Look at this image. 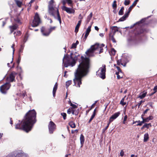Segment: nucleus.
<instances>
[{
	"mask_svg": "<svg viewBox=\"0 0 157 157\" xmlns=\"http://www.w3.org/2000/svg\"><path fill=\"white\" fill-rule=\"evenodd\" d=\"M98 46L95 44L91 46L85 52L88 57L82 56L79 64L73 79L74 85L79 87L82 84V78L89 71L90 66V61L89 57L93 56V53L96 51Z\"/></svg>",
	"mask_w": 157,
	"mask_h": 157,
	"instance_id": "f257e3e1",
	"label": "nucleus"
},
{
	"mask_svg": "<svg viewBox=\"0 0 157 157\" xmlns=\"http://www.w3.org/2000/svg\"><path fill=\"white\" fill-rule=\"evenodd\" d=\"M36 116V113L34 109L29 110L26 113L22 121L21 122L19 121L16 124L15 128L29 132L37 121Z\"/></svg>",
	"mask_w": 157,
	"mask_h": 157,
	"instance_id": "f03ea898",
	"label": "nucleus"
},
{
	"mask_svg": "<svg viewBox=\"0 0 157 157\" xmlns=\"http://www.w3.org/2000/svg\"><path fill=\"white\" fill-rule=\"evenodd\" d=\"M147 32V30L138 26L134 33L130 36L127 39L128 44L130 45H135L141 40V35Z\"/></svg>",
	"mask_w": 157,
	"mask_h": 157,
	"instance_id": "7ed1b4c3",
	"label": "nucleus"
},
{
	"mask_svg": "<svg viewBox=\"0 0 157 157\" xmlns=\"http://www.w3.org/2000/svg\"><path fill=\"white\" fill-rule=\"evenodd\" d=\"M80 55H76L71 52L70 55L68 54H65L63 59V64L65 67H67L69 66L73 67L74 66L78 59V57Z\"/></svg>",
	"mask_w": 157,
	"mask_h": 157,
	"instance_id": "20e7f679",
	"label": "nucleus"
},
{
	"mask_svg": "<svg viewBox=\"0 0 157 157\" xmlns=\"http://www.w3.org/2000/svg\"><path fill=\"white\" fill-rule=\"evenodd\" d=\"M48 12L49 14L53 16L55 18H56V15H57V19L59 21L60 24L61 23V19L59 13V10L57 8L51 7L49 8Z\"/></svg>",
	"mask_w": 157,
	"mask_h": 157,
	"instance_id": "39448f33",
	"label": "nucleus"
},
{
	"mask_svg": "<svg viewBox=\"0 0 157 157\" xmlns=\"http://www.w3.org/2000/svg\"><path fill=\"white\" fill-rule=\"evenodd\" d=\"M41 22V21L39 15L37 13H36L34 16L32 26L33 27H36L39 25Z\"/></svg>",
	"mask_w": 157,
	"mask_h": 157,
	"instance_id": "423d86ee",
	"label": "nucleus"
},
{
	"mask_svg": "<svg viewBox=\"0 0 157 157\" xmlns=\"http://www.w3.org/2000/svg\"><path fill=\"white\" fill-rule=\"evenodd\" d=\"M11 84L10 83L6 82L0 86V91L2 94H6Z\"/></svg>",
	"mask_w": 157,
	"mask_h": 157,
	"instance_id": "0eeeda50",
	"label": "nucleus"
},
{
	"mask_svg": "<svg viewBox=\"0 0 157 157\" xmlns=\"http://www.w3.org/2000/svg\"><path fill=\"white\" fill-rule=\"evenodd\" d=\"M106 66L104 65L102 67H100L99 70L97 72H98L100 70L101 72L100 73L98 74V76L103 79H105V72H106Z\"/></svg>",
	"mask_w": 157,
	"mask_h": 157,
	"instance_id": "6e6552de",
	"label": "nucleus"
},
{
	"mask_svg": "<svg viewBox=\"0 0 157 157\" xmlns=\"http://www.w3.org/2000/svg\"><path fill=\"white\" fill-rule=\"evenodd\" d=\"M56 124L52 121H51L48 124V128L49 132L50 134L53 133L54 131L56 129Z\"/></svg>",
	"mask_w": 157,
	"mask_h": 157,
	"instance_id": "1a4fd4ad",
	"label": "nucleus"
},
{
	"mask_svg": "<svg viewBox=\"0 0 157 157\" xmlns=\"http://www.w3.org/2000/svg\"><path fill=\"white\" fill-rule=\"evenodd\" d=\"M16 74V73L15 72L13 71L10 74L9 76L7 77V81L11 82H12L14 81L15 82V78Z\"/></svg>",
	"mask_w": 157,
	"mask_h": 157,
	"instance_id": "9d476101",
	"label": "nucleus"
},
{
	"mask_svg": "<svg viewBox=\"0 0 157 157\" xmlns=\"http://www.w3.org/2000/svg\"><path fill=\"white\" fill-rule=\"evenodd\" d=\"M41 32L45 36H48L50 34L49 29H47L44 27H42L41 29Z\"/></svg>",
	"mask_w": 157,
	"mask_h": 157,
	"instance_id": "9b49d317",
	"label": "nucleus"
},
{
	"mask_svg": "<svg viewBox=\"0 0 157 157\" xmlns=\"http://www.w3.org/2000/svg\"><path fill=\"white\" fill-rule=\"evenodd\" d=\"M120 114V113L119 112L115 113L110 118L109 122L111 123L114 120L116 119L117 117H118Z\"/></svg>",
	"mask_w": 157,
	"mask_h": 157,
	"instance_id": "f8f14e48",
	"label": "nucleus"
},
{
	"mask_svg": "<svg viewBox=\"0 0 157 157\" xmlns=\"http://www.w3.org/2000/svg\"><path fill=\"white\" fill-rule=\"evenodd\" d=\"M62 9L63 10L65 11L67 13H74L75 12L74 10L67 7L66 6H63Z\"/></svg>",
	"mask_w": 157,
	"mask_h": 157,
	"instance_id": "ddd939ff",
	"label": "nucleus"
},
{
	"mask_svg": "<svg viewBox=\"0 0 157 157\" xmlns=\"http://www.w3.org/2000/svg\"><path fill=\"white\" fill-rule=\"evenodd\" d=\"M111 31L110 32L109 34L111 35L112 34H113L112 35L114 36L117 32L118 31V29L117 26H112L111 28Z\"/></svg>",
	"mask_w": 157,
	"mask_h": 157,
	"instance_id": "4468645a",
	"label": "nucleus"
},
{
	"mask_svg": "<svg viewBox=\"0 0 157 157\" xmlns=\"http://www.w3.org/2000/svg\"><path fill=\"white\" fill-rule=\"evenodd\" d=\"M130 12V11L128 10V12L126 13L123 17L119 19L118 21H122L125 20L126 18L128 17Z\"/></svg>",
	"mask_w": 157,
	"mask_h": 157,
	"instance_id": "2eb2a0df",
	"label": "nucleus"
},
{
	"mask_svg": "<svg viewBox=\"0 0 157 157\" xmlns=\"http://www.w3.org/2000/svg\"><path fill=\"white\" fill-rule=\"evenodd\" d=\"M18 27V25L16 24L12 25L9 26V28L10 29V34L12 33L14 30L17 29Z\"/></svg>",
	"mask_w": 157,
	"mask_h": 157,
	"instance_id": "dca6fc26",
	"label": "nucleus"
},
{
	"mask_svg": "<svg viewBox=\"0 0 157 157\" xmlns=\"http://www.w3.org/2000/svg\"><path fill=\"white\" fill-rule=\"evenodd\" d=\"M91 26L90 25V26H89L88 27V28H87V29L86 30V33H85V35L84 36V39H85V40H86V39L87 38L90 32L91 31Z\"/></svg>",
	"mask_w": 157,
	"mask_h": 157,
	"instance_id": "f3484780",
	"label": "nucleus"
},
{
	"mask_svg": "<svg viewBox=\"0 0 157 157\" xmlns=\"http://www.w3.org/2000/svg\"><path fill=\"white\" fill-rule=\"evenodd\" d=\"M58 84L57 82H56L55 84L53 90V96L55 97L56 95V93L58 87Z\"/></svg>",
	"mask_w": 157,
	"mask_h": 157,
	"instance_id": "a211bd4d",
	"label": "nucleus"
},
{
	"mask_svg": "<svg viewBox=\"0 0 157 157\" xmlns=\"http://www.w3.org/2000/svg\"><path fill=\"white\" fill-rule=\"evenodd\" d=\"M82 22V20H79L78 21V23L75 27V32L76 33H77L78 31L79 27L81 24Z\"/></svg>",
	"mask_w": 157,
	"mask_h": 157,
	"instance_id": "6ab92c4d",
	"label": "nucleus"
},
{
	"mask_svg": "<svg viewBox=\"0 0 157 157\" xmlns=\"http://www.w3.org/2000/svg\"><path fill=\"white\" fill-rule=\"evenodd\" d=\"M139 0H135L132 4V5L128 8V10L131 12L132 11V8L136 5L137 2Z\"/></svg>",
	"mask_w": 157,
	"mask_h": 157,
	"instance_id": "aec40b11",
	"label": "nucleus"
},
{
	"mask_svg": "<svg viewBox=\"0 0 157 157\" xmlns=\"http://www.w3.org/2000/svg\"><path fill=\"white\" fill-rule=\"evenodd\" d=\"M84 137L82 134H81L80 136V141L81 144V147H82L83 145V144L84 142Z\"/></svg>",
	"mask_w": 157,
	"mask_h": 157,
	"instance_id": "412c9836",
	"label": "nucleus"
},
{
	"mask_svg": "<svg viewBox=\"0 0 157 157\" xmlns=\"http://www.w3.org/2000/svg\"><path fill=\"white\" fill-rule=\"evenodd\" d=\"M95 45H97L98 46V48L97 49L96 51H97L98 52L99 54H100L101 53L103 52V48L100 47V46H99V44L98 43H96L95 44Z\"/></svg>",
	"mask_w": 157,
	"mask_h": 157,
	"instance_id": "4be33fe9",
	"label": "nucleus"
},
{
	"mask_svg": "<svg viewBox=\"0 0 157 157\" xmlns=\"http://www.w3.org/2000/svg\"><path fill=\"white\" fill-rule=\"evenodd\" d=\"M117 63L118 65H119L121 64L124 67H125L126 64V63H123L122 60L121 59L118 60L117 61Z\"/></svg>",
	"mask_w": 157,
	"mask_h": 157,
	"instance_id": "5701e85b",
	"label": "nucleus"
},
{
	"mask_svg": "<svg viewBox=\"0 0 157 157\" xmlns=\"http://www.w3.org/2000/svg\"><path fill=\"white\" fill-rule=\"evenodd\" d=\"M147 94V92L146 91L144 90L143 92V93L142 94V93H141L140 94L139 97L141 99H143L145 97Z\"/></svg>",
	"mask_w": 157,
	"mask_h": 157,
	"instance_id": "b1692460",
	"label": "nucleus"
},
{
	"mask_svg": "<svg viewBox=\"0 0 157 157\" xmlns=\"http://www.w3.org/2000/svg\"><path fill=\"white\" fill-rule=\"evenodd\" d=\"M149 135L148 133H145L144 135V142H147L149 140Z\"/></svg>",
	"mask_w": 157,
	"mask_h": 157,
	"instance_id": "393cba45",
	"label": "nucleus"
},
{
	"mask_svg": "<svg viewBox=\"0 0 157 157\" xmlns=\"http://www.w3.org/2000/svg\"><path fill=\"white\" fill-rule=\"evenodd\" d=\"M141 118L143 119V121H141V123L140 124H137L136 125L137 126H141L145 122H146V121L144 119V118L143 117V114H142L141 115Z\"/></svg>",
	"mask_w": 157,
	"mask_h": 157,
	"instance_id": "a878e982",
	"label": "nucleus"
},
{
	"mask_svg": "<svg viewBox=\"0 0 157 157\" xmlns=\"http://www.w3.org/2000/svg\"><path fill=\"white\" fill-rule=\"evenodd\" d=\"M92 15H93L92 13V12H91L90 13V15L87 16V19H86V22L87 23H88L90 22L91 18L92 17Z\"/></svg>",
	"mask_w": 157,
	"mask_h": 157,
	"instance_id": "bb28decb",
	"label": "nucleus"
},
{
	"mask_svg": "<svg viewBox=\"0 0 157 157\" xmlns=\"http://www.w3.org/2000/svg\"><path fill=\"white\" fill-rule=\"evenodd\" d=\"M68 124L70 127L72 128H75L76 127V125L75 123L72 121L70 122Z\"/></svg>",
	"mask_w": 157,
	"mask_h": 157,
	"instance_id": "cd10ccee",
	"label": "nucleus"
},
{
	"mask_svg": "<svg viewBox=\"0 0 157 157\" xmlns=\"http://www.w3.org/2000/svg\"><path fill=\"white\" fill-rule=\"evenodd\" d=\"M112 6L113 9L114 10H116L117 8V1L116 0H114L113 1V3L112 5Z\"/></svg>",
	"mask_w": 157,
	"mask_h": 157,
	"instance_id": "c85d7f7f",
	"label": "nucleus"
},
{
	"mask_svg": "<svg viewBox=\"0 0 157 157\" xmlns=\"http://www.w3.org/2000/svg\"><path fill=\"white\" fill-rule=\"evenodd\" d=\"M113 35H111L110 34H109L110 39L112 40L113 42L114 43L116 42V41Z\"/></svg>",
	"mask_w": 157,
	"mask_h": 157,
	"instance_id": "c756f323",
	"label": "nucleus"
},
{
	"mask_svg": "<svg viewBox=\"0 0 157 157\" xmlns=\"http://www.w3.org/2000/svg\"><path fill=\"white\" fill-rule=\"evenodd\" d=\"M13 157H18V151H15L11 153Z\"/></svg>",
	"mask_w": 157,
	"mask_h": 157,
	"instance_id": "7c9ffc66",
	"label": "nucleus"
},
{
	"mask_svg": "<svg viewBox=\"0 0 157 157\" xmlns=\"http://www.w3.org/2000/svg\"><path fill=\"white\" fill-rule=\"evenodd\" d=\"M153 117L152 116H149L148 117L146 118H144L145 120L146 121V122H148L150 120L153 119Z\"/></svg>",
	"mask_w": 157,
	"mask_h": 157,
	"instance_id": "2f4dec72",
	"label": "nucleus"
},
{
	"mask_svg": "<svg viewBox=\"0 0 157 157\" xmlns=\"http://www.w3.org/2000/svg\"><path fill=\"white\" fill-rule=\"evenodd\" d=\"M24 153L22 151H18V157H23V156Z\"/></svg>",
	"mask_w": 157,
	"mask_h": 157,
	"instance_id": "473e14b6",
	"label": "nucleus"
},
{
	"mask_svg": "<svg viewBox=\"0 0 157 157\" xmlns=\"http://www.w3.org/2000/svg\"><path fill=\"white\" fill-rule=\"evenodd\" d=\"M124 7L122 6L119 12V15H122L124 14Z\"/></svg>",
	"mask_w": 157,
	"mask_h": 157,
	"instance_id": "72a5a7b5",
	"label": "nucleus"
},
{
	"mask_svg": "<svg viewBox=\"0 0 157 157\" xmlns=\"http://www.w3.org/2000/svg\"><path fill=\"white\" fill-rule=\"evenodd\" d=\"M54 2V0H51V1H49L48 5L49 8H50L51 7H53V5Z\"/></svg>",
	"mask_w": 157,
	"mask_h": 157,
	"instance_id": "f704fd0d",
	"label": "nucleus"
},
{
	"mask_svg": "<svg viewBox=\"0 0 157 157\" xmlns=\"http://www.w3.org/2000/svg\"><path fill=\"white\" fill-rule=\"evenodd\" d=\"M71 80H69L66 82V86L67 88L68 86L71 84Z\"/></svg>",
	"mask_w": 157,
	"mask_h": 157,
	"instance_id": "c9c22d12",
	"label": "nucleus"
},
{
	"mask_svg": "<svg viewBox=\"0 0 157 157\" xmlns=\"http://www.w3.org/2000/svg\"><path fill=\"white\" fill-rule=\"evenodd\" d=\"M21 33L20 31H17V32H14V36H19L21 35Z\"/></svg>",
	"mask_w": 157,
	"mask_h": 157,
	"instance_id": "e433bc0d",
	"label": "nucleus"
},
{
	"mask_svg": "<svg viewBox=\"0 0 157 157\" xmlns=\"http://www.w3.org/2000/svg\"><path fill=\"white\" fill-rule=\"evenodd\" d=\"M29 36L28 34L26 33L24 36V42H25L27 40H28V38Z\"/></svg>",
	"mask_w": 157,
	"mask_h": 157,
	"instance_id": "4c0bfd02",
	"label": "nucleus"
},
{
	"mask_svg": "<svg viewBox=\"0 0 157 157\" xmlns=\"http://www.w3.org/2000/svg\"><path fill=\"white\" fill-rule=\"evenodd\" d=\"M16 2L17 5V6L19 7H21V4L22 2L19 1L17 0H14Z\"/></svg>",
	"mask_w": 157,
	"mask_h": 157,
	"instance_id": "58836bf2",
	"label": "nucleus"
},
{
	"mask_svg": "<svg viewBox=\"0 0 157 157\" xmlns=\"http://www.w3.org/2000/svg\"><path fill=\"white\" fill-rule=\"evenodd\" d=\"M110 123L109 122L107 124V126L105 128L103 129L102 130V133H104L105 132V131L108 128Z\"/></svg>",
	"mask_w": 157,
	"mask_h": 157,
	"instance_id": "ea45409f",
	"label": "nucleus"
},
{
	"mask_svg": "<svg viewBox=\"0 0 157 157\" xmlns=\"http://www.w3.org/2000/svg\"><path fill=\"white\" fill-rule=\"evenodd\" d=\"M111 52L113 55L114 56L116 54V51L114 48H112L111 50Z\"/></svg>",
	"mask_w": 157,
	"mask_h": 157,
	"instance_id": "a19ab883",
	"label": "nucleus"
},
{
	"mask_svg": "<svg viewBox=\"0 0 157 157\" xmlns=\"http://www.w3.org/2000/svg\"><path fill=\"white\" fill-rule=\"evenodd\" d=\"M61 115L63 116L64 120H65L67 118V114L66 113H61Z\"/></svg>",
	"mask_w": 157,
	"mask_h": 157,
	"instance_id": "79ce46f5",
	"label": "nucleus"
},
{
	"mask_svg": "<svg viewBox=\"0 0 157 157\" xmlns=\"http://www.w3.org/2000/svg\"><path fill=\"white\" fill-rule=\"evenodd\" d=\"M56 28V26L51 27L50 29H49L50 33L51 32L54 30H55Z\"/></svg>",
	"mask_w": 157,
	"mask_h": 157,
	"instance_id": "37998d69",
	"label": "nucleus"
},
{
	"mask_svg": "<svg viewBox=\"0 0 157 157\" xmlns=\"http://www.w3.org/2000/svg\"><path fill=\"white\" fill-rule=\"evenodd\" d=\"M144 125L146 128L147 129L149 128V127H151L152 126L151 124L150 123L148 124L145 123L144 124Z\"/></svg>",
	"mask_w": 157,
	"mask_h": 157,
	"instance_id": "c03bdc74",
	"label": "nucleus"
},
{
	"mask_svg": "<svg viewBox=\"0 0 157 157\" xmlns=\"http://www.w3.org/2000/svg\"><path fill=\"white\" fill-rule=\"evenodd\" d=\"M130 3L129 0H125L124 2V5L125 6H127Z\"/></svg>",
	"mask_w": 157,
	"mask_h": 157,
	"instance_id": "a18cd8bd",
	"label": "nucleus"
},
{
	"mask_svg": "<svg viewBox=\"0 0 157 157\" xmlns=\"http://www.w3.org/2000/svg\"><path fill=\"white\" fill-rule=\"evenodd\" d=\"M24 49V46L23 45H21L20 48L19 50V53H22Z\"/></svg>",
	"mask_w": 157,
	"mask_h": 157,
	"instance_id": "49530a36",
	"label": "nucleus"
},
{
	"mask_svg": "<svg viewBox=\"0 0 157 157\" xmlns=\"http://www.w3.org/2000/svg\"><path fill=\"white\" fill-rule=\"evenodd\" d=\"M94 107V106H93V105H91L90 108L88 109V110H87L86 111V115H87L88 114V113L89 112V111L91 110L92 109H93Z\"/></svg>",
	"mask_w": 157,
	"mask_h": 157,
	"instance_id": "de8ad7c7",
	"label": "nucleus"
},
{
	"mask_svg": "<svg viewBox=\"0 0 157 157\" xmlns=\"http://www.w3.org/2000/svg\"><path fill=\"white\" fill-rule=\"evenodd\" d=\"M71 106H72L71 108H72V109H76L78 107V106L76 105H75L74 104H72V103H71Z\"/></svg>",
	"mask_w": 157,
	"mask_h": 157,
	"instance_id": "09e8293b",
	"label": "nucleus"
},
{
	"mask_svg": "<svg viewBox=\"0 0 157 157\" xmlns=\"http://www.w3.org/2000/svg\"><path fill=\"white\" fill-rule=\"evenodd\" d=\"M21 60V57L20 55H19L17 61V63L18 65L19 64Z\"/></svg>",
	"mask_w": 157,
	"mask_h": 157,
	"instance_id": "8fccbe9b",
	"label": "nucleus"
},
{
	"mask_svg": "<svg viewBox=\"0 0 157 157\" xmlns=\"http://www.w3.org/2000/svg\"><path fill=\"white\" fill-rule=\"evenodd\" d=\"M120 72H116V75H117V78L118 79H120L121 78H122V76H121L119 75V73Z\"/></svg>",
	"mask_w": 157,
	"mask_h": 157,
	"instance_id": "3c124183",
	"label": "nucleus"
},
{
	"mask_svg": "<svg viewBox=\"0 0 157 157\" xmlns=\"http://www.w3.org/2000/svg\"><path fill=\"white\" fill-rule=\"evenodd\" d=\"M77 45L75 43H73L72 44L71 46V48H76L77 47Z\"/></svg>",
	"mask_w": 157,
	"mask_h": 157,
	"instance_id": "603ef678",
	"label": "nucleus"
},
{
	"mask_svg": "<svg viewBox=\"0 0 157 157\" xmlns=\"http://www.w3.org/2000/svg\"><path fill=\"white\" fill-rule=\"evenodd\" d=\"M72 110V108H70L67 110V113L68 114H70L71 113V110Z\"/></svg>",
	"mask_w": 157,
	"mask_h": 157,
	"instance_id": "864d4df0",
	"label": "nucleus"
},
{
	"mask_svg": "<svg viewBox=\"0 0 157 157\" xmlns=\"http://www.w3.org/2000/svg\"><path fill=\"white\" fill-rule=\"evenodd\" d=\"M68 4L71 5L72 4V1L71 0H66Z\"/></svg>",
	"mask_w": 157,
	"mask_h": 157,
	"instance_id": "5fc2aeb1",
	"label": "nucleus"
},
{
	"mask_svg": "<svg viewBox=\"0 0 157 157\" xmlns=\"http://www.w3.org/2000/svg\"><path fill=\"white\" fill-rule=\"evenodd\" d=\"M83 17L81 14H80L78 17V19L80 20H82V19H83Z\"/></svg>",
	"mask_w": 157,
	"mask_h": 157,
	"instance_id": "6e6d98bb",
	"label": "nucleus"
},
{
	"mask_svg": "<svg viewBox=\"0 0 157 157\" xmlns=\"http://www.w3.org/2000/svg\"><path fill=\"white\" fill-rule=\"evenodd\" d=\"M142 102H143V101L142 100L140 101V102L136 105V106H138V107L139 108Z\"/></svg>",
	"mask_w": 157,
	"mask_h": 157,
	"instance_id": "4d7b16f0",
	"label": "nucleus"
},
{
	"mask_svg": "<svg viewBox=\"0 0 157 157\" xmlns=\"http://www.w3.org/2000/svg\"><path fill=\"white\" fill-rule=\"evenodd\" d=\"M116 68H117L118 71V72H120L121 73H122V71L119 67L117 66Z\"/></svg>",
	"mask_w": 157,
	"mask_h": 157,
	"instance_id": "13d9d810",
	"label": "nucleus"
},
{
	"mask_svg": "<svg viewBox=\"0 0 157 157\" xmlns=\"http://www.w3.org/2000/svg\"><path fill=\"white\" fill-rule=\"evenodd\" d=\"M14 21L15 22L18 23H19L20 22V20L18 18H17L16 19H15Z\"/></svg>",
	"mask_w": 157,
	"mask_h": 157,
	"instance_id": "bf43d9fd",
	"label": "nucleus"
},
{
	"mask_svg": "<svg viewBox=\"0 0 157 157\" xmlns=\"http://www.w3.org/2000/svg\"><path fill=\"white\" fill-rule=\"evenodd\" d=\"M157 85L155 86L153 89L154 91V93H155L157 92Z\"/></svg>",
	"mask_w": 157,
	"mask_h": 157,
	"instance_id": "052dcab7",
	"label": "nucleus"
},
{
	"mask_svg": "<svg viewBox=\"0 0 157 157\" xmlns=\"http://www.w3.org/2000/svg\"><path fill=\"white\" fill-rule=\"evenodd\" d=\"M149 110V109H146L144 112L142 114H143V116Z\"/></svg>",
	"mask_w": 157,
	"mask_h": 157,
	"instance_id": "680f3d73",
	"label": "nucleus"
},
{
	"mask_svg": "<svg viewBox=\"0 0 157 157\" xmlns=\"http://www.w3.org/2000/svg\"><path fill=\"white\" fill-rule=\"evenodd\" d=\"M124 151H123V150H121L120 153V155L121 156H123L124 155Z\"/></svg>",
	"mask_w": 157,
	"mask_h": 157,
	"instance_id": "e2e57ef3",
	"label": "nucleus"
},
{
	"mask_svg": "<svg viewBox=\"0 0 157 157\" xmlns=\"http://www.w3.org/2000/svg\"><path fill=\"white\" fill-rule=\"evenodd\" d=\"M143 20L142 19L141 20H140V21L136 23V24H134V25H139L140 24L142 23H143Z\"/></svg>",
	"mask_w": 157,
	"mask_h": 157,
	"instance_id": "0e129e2a",
	"label": "nucleus"
},
{
	"mask_svg": "<svg viewBox=\"0 0 157 157\" xmlns=\"http://www.w3.org/2000/svg\"><path fill=\"white\" fill-rule=\"evenodd\" d=\"M78 132V129H76L75 130H72L71 131V132L72 134H74L75 132Z\"/></svg>",
	"mask_w": 157,
	"mask_h": 157,
	"instance_id": "69168bd1",
	"label": "nucleus"
},
{
	"mask_svg": "<svg viewBox=\"0 0 157 157\" xmlns=\"http://www.w3.org/2000/svg\"><path fill=\"white\" fill-rule=\"evenodd\" d=\"M15 44H12V46H11V47L13 48V54L14 53V51H15V48H14V46H15Z\"/></svg>",
	"mask_w": 157,
	"mask_h": 157,
	"instance_id": "338daca9",
	"label": "nucleus"
},
{
	"mask_svg": "<svg viewBox=\"0 0 157 157\" xmlns=\"http://www.w3.org/2000/svg\"><path fill=\"white\" fill-rule=\"evenodd\" d=\"M6 157H13V156H12V155L11 153H10L9 154H8L6 156Z\"/></svg>",
	"mask_w": 157,
	"mask_h": 157,
	"instance_id": "774afa93",
	"label": "nucleus"
}]
</instances>
